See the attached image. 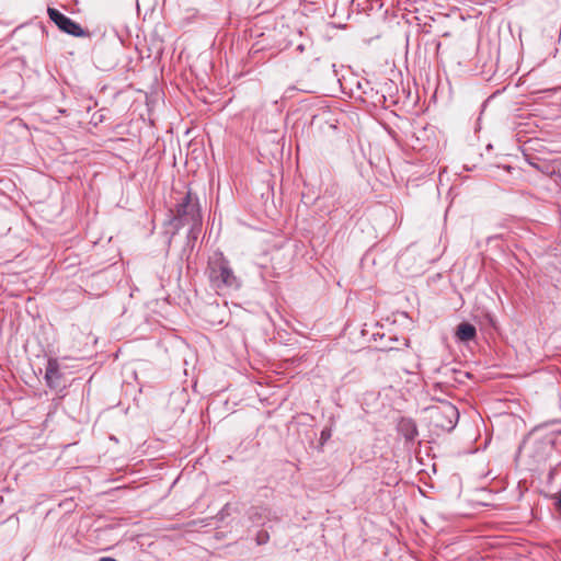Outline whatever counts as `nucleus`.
<instances>
[{
  "label": "nucleus",
  "instance_id": "f257e3e1",
  "mask_svg": "<svg viewBox=\"0 0 561 561\" xmlns=\"http://www.w3.org/2000/svg\"><path fill=\"white\" fill-rule=\"evenodd\" d=\"M206 273L217 293H229L241 287V278L236 275L230 262L221 252H215L209 257Z\"/></svg>",
  "mask_w": 561,
  "mask_h": 561
},
{
  "label": "nucleus",
  "instance_id": "f03ea898",
  "mask_svg": "<svg viewBox=\"0 0 561 561\" xmlns=\"http://www.w3.org/2000/svg\"><path fill=\"white\" fill-rule=\"evenodd\" d=\"M176 227L191 226L190 234L198 232L202 226V215L197 201H193L191 192H187L182 202L176 206V216L174 217Z\"/></svg>",
  "mask_w": 561,
  "mask_h": 561
},
{
  "label": "nucleus",
  "instance_id": "7ed1b4c3",
  "mask_svg": "<svg viewBox=\"0 0 561 561\" xmlns=\"http://www.w3.org/2000/svg\"><path fill=\"white\" fill-rule=\"evenodd\" d=\"M431 419L436 428L450 432L459 420V412L454 404L445 402L432 409Z\"/></svg>",
  "mask_w": 561,
  "mask_h": 561
},
{
  "label": "nucleus",
  "instance_id": "20e7f679",
  "mask_svg": "<svg viewBox=\"0 0 561 561\" xmlns=\"http://www.w3.org/2000/svg\"><path fill=\"white\" fill-rule=\"evenodd\" d=\"M47 14L62 33L80 38L91 37L89 30L83 28L79 23L62 14L57 9L48 7Z\"/></svg>",
  "mask_w": 561,
  "mask_h": 561
},
{
  "label": "nucleus",
  "instance_id": "39448f33",
  "mask_svg": "<svg viewBox=\"0 0 561 561\" xmlns=\"http://www.w3.org/2000/svg\"><path fill=\"white\" fill-rule=\"evenodd\" d=\"M62 374L60 364L57 358H48L45 371V380L48 387L56 388L59 386Z\"/></svg>",
  "mask_w": 561,
  "mask_h": 561
},
{
  "label": "nucleus",
  "instance_id": "423d86ee",
  "mask_svg": "<svg viewBox=\"0 0 561 561\" xmlns=\"http://www.w3.org/2000/svg\"><path fill=\"white\" fill-rule=\"evenodd\" d=\"M397 430L408 442H413L419 434L415 422L409 417H401L398 422Z\"/></svg>",
  "mask_w": 561,
  "mask_h": 561
},
{
  "label": "nucleus",
  "instance_id": "0eeeda50",
  "mask_svg": "<svg viewBox=\"0 0 561 561\" xmlns=\"http://www.w3.org/2000/svg\"><path fill=\"white\" fill-rule=\"evenodd\" d=\"M476 335L477 330L474 325L468 322L460 323L456 331V336L462 342L471 341L476 337Z\"/></svg>",
  "mask_w": 561,
  "mask_h": 561
},
{
  "label": "nucleus",
  "instance_id": "6e6552de",
  "mask_svg": "<svg viewBox=\"0 0 561 561\" xmlns=\"http://www.w3.org/2000/svg\"><path fill=\"white\" fill-rule=\"evenodd\" d=\"M179 8L187 13L188 15H194L197 10L193 7L194 0H178Z\"/></svg>",
  "mask_w": 561,
  "mask_h": 561
},
{
  "label": "nucleus",
  "instance_id": "1a4fd4ad",
  "mask_svg": "<svg viewBox=\"0 0 561 561\" xmlns=\"http://www.w3.org/2000/svg\"><path fill=\"white\" fill-rule=\"evenodd\" d=\"M270 540V534L266 530H260L255 536V542L259 546L267 543Z\"/></svg>",
  "mask_w": 561,
  "mask_h": 561
},
{
  "label": "nucleus",
  "instance_id": "9d476101",
  "mask_svg": "<svg viewBox=\"0 0 561 561\" xmlns=\"http://www.w3.org/2000/svg\"><path fill=\"white\" fill-rule=\"evenodd\" d=\"M329 437H330V432H327V431H322V432H321V438H322V439H324V440H325V439H328Z\"/></svg>",
  "mask_w": 561,
  "mask_h": 561
},
{
  "label": "nucleus",
  "instance_id": "9b49d317",
  "mask_svg": "<svg viewBox=\"0 0 561 561\" xmlns=\"http://www.w3.org/2000/svg\"><path fill=\"white\" fill-rule=\"evenodd\" d=\"M445 370H446L445 374H447V371H451L453 374H456V375H462L461 371H457L456 369H449L446 367Z\"/></svg>",
  "mask_w": 561,
  "mask_h": 561
},
{
  "label": "nucleus",
  "instance_id": "f8f14e48",
  "mask_svg": "<svg viewBox=\"0 0 561 561\" xmlns=\"http://www.w3.org/2000/svg\"><path fill=\"white\" fill-rule=\"evenodd\" d=\"M558 505L561 507V491H560V495H559V500H558Z\"/></svg>",
  "mask_w": 561,
  "mask_h": 561
}]
</instances>
